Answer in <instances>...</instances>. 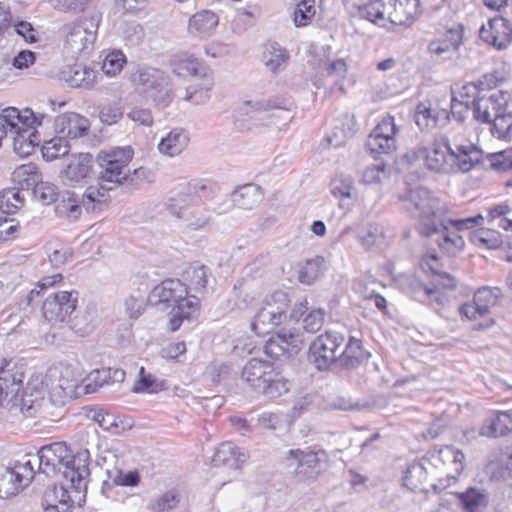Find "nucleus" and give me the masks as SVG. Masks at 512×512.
<instances>
[{"label": "nucleus", "mask_w": 512, "mask_h": 512, "mask_svg": "<svg viewBox=\"0 0 512 512\" xmlns=\"http://www.w3.org/2000/svg\"><path fill=\"white\" fill-rule=\"evenodd\" d=\"M39 472L46 475L62 473L65 479L62 490L74 493L68 495L71 506L80 501L87 491L90 476V452L88 448H80L73 453L65 442H54L41 447L38 451Z\"/></svg>", "instance_id": "nucleus-1"}, {"label": "nucleus", "mask_w": 512, "mask_h": 512, "mask_svg": "<svg viewBox=\"0 0 512 512\" xmlns=\"http://www.w3.org/2000/svg\"><path fill=\"white\" fill-rule=\"evenodd\" d=\"M150 301L169 311V329L177 331L184 320L191 319L199 310V299L189 295L188 286L180 279L168 278L156 285L150 292Z\"/></svg>", "instance_id": "nucleus-2"}, {"label": "nucleus", "mask_w": 512, "mask_h": 512, "mask_svg": "<svg viewBox=\"0 0 512 512\" xmlns=\"http://www.w3.org/2000/svg\"><path fill=\"white\" fill-rule=\"evenodd\" d=\"M399 200L411 217L427 221L425 224H477L480 219V214L461 219L449 217L446 203L425 187L410 189Z\"/></svg>", "instance_id": "nucleus-3"}, {"label": "nucleus", "mask_w": 512, "mask_h": 512, "mask_svg": "<svg viewBox=\"0 0 512 512\" xmlns=\"http://www.w3.org/2000/svg\"><path fill=\"white\" fill-rule=\"evenodd\" d=\"M186 192L178 198L171 199L169 203L155 207V215L150 217L152 221H185L191 224H208L214 219L209 215L205 216L198 207L202 200L201 193L206 190V185L201 182L189 184Z\"/></svg>", "instance_id": "nucleus-4"}, {"label": "nucleus", "mask_w": 512, "mask_h": 512, "mask_svg": "<svg viewBox=\"0 0 512 512\" xmlns=\"http://www.w3.org/2000/svg\"><path fill=\"white\" fill-rule=\"evenodd\" d=\"M240 379L249 389L269 399L288 392L287 381L267 360L251 358L241 369Z\"/></svg>", "instance_id": "nucleus-5"}, {"label": "nucleus", "mask_w": 512, "mask_h": 512, "mask_svg": "<svg viewBox=\"0 0 512 512\" xmlns=\"http://www.w3.org/2000/svg\"><path fill=\"white\" fill-rule=\"evenodd\" d=\"M284 460L287 468L293 469L294 476L305 482L316 480L326 470L329 457L322 448L306 447L290 449Z\"/></svg>", "instance_id": "nucleus-6"}, {"label": "nucleus", "mask_w": 512, "mask_h": 512, "mask_svg": "<svg viewBox=\"0 0 512 512\" xmlns=\"http://www.w3.org/2000/svg\"><path fill=\"white\" fill-rule=\"evenodd\" d=\"M101 16L94 13L73 23H67L61 28L64 37V50L71 57L88 53L96 40Z\"/></svg>", "instance_id": "nucleus-7"}, {"label": "nucleus", "mask_w": 512, "mask_h": 512, "mask_svg": "<svg viewBox=\"0 0 512 512\" xmlns=\"http://www.w3.org/2000/svg\"><path fill=\"white\" fill-rule=\"evenodd\" d=\"M506 97L501 91L482 95V124L494 138L512 139V113L506 112Z\"/></svg>", "instance_id": "nucleus-8"}, {"label": "nucleus", "mask_w": 512, "mask_h": 512, "mask_svg": "<svg viewBox=\"0 0 512 512\" xmlns=\"http://www.w3.org/2000/svg\"><path fill=\"white\" fill-rule=\"evenodd\" d=\"M134 83L150 98L155 107L165 109L174 98L170 77L162 70L152 67L139 69L133 75Z\"/></svg>", "instance_id": "nucleus-9"}, {"label": "nucleus", "mask_w": 512, "mask_h": 512, "mask_svg": "<svg viewBox=\"0 0 512 512\" xmlns=\"http://www.w3.org/2000/svg\"><path fill=\"white\" fill-rule=\"evenodd\" d=\"M404 157L409 163L424 159L427 168L435 172L453 173L454 149L451 148L449 139L445 135L436 136L430 148L418 147L409 151Z\"/></svg>", "instance_id": "nucleus-10"}, {"label": "nucleus", "mask_w": 512, "mask_h": 512, "mask_svg": "<svg viewBox=\"0 0 512 512\" xmlns=\"http://www.w3.org/2000/svg\"><path fill=\"white\" fill-rule=\"evenodd\" d=\"M289 307L288 295L284 291H275L266 297L251 323L252 330L258 335H266L274 331L287 319Z\"/></svg>", "instance_id": "nucleus-11"}, {"label": "nucleus", "mask_w": 512, "mask_h": 512, "mask_svg": "<svg viewBox=\"0 0 512 512\" xmlns=\"http://www.w3.org/2000/svg\"><path fill=\"white\" fill-rule=\"evenodd\" d=\"M344 336L336 331H326L317 336L308 349V361L319 371L329 370L332 366L340 367V348Z\"/></svg>", "instance_id": "nucleus-12"}, {"label": "nucleus", "mask_w": 512, "mask_h": 512, "mask_svg": "<svg viewBox=\"0 0 512 512\" xmlns=\"http://www.w3.org/2000/svg\"><path fill=\"white\" fill-rule=\"evenodd\" d=\"M134 155L130 146L113 147L97 156L100 165L99 180L113 185L121 184L130 173L129 163Z\"/></svg>", "instance_id": "nucleus-13"}, {"label": "nucleus", "mask_w": 512, "mask_h": 512, "mask_svg": "<svg viewBox=\"0 0 512 512\" xmlns=\"http://www.w3.org/2000/svg\"><path fill=\"white\" fill-rule=\"evenodd\" d=\"M419 0H378L372 23L386 26L387 22L395 25H409L419 13Z\"/></svg>", "instance_id": "nucleus-14"}, {"label": "nucleus", "mask_w": 512, "mask_h": 512, "mask_svg": "<svg viewBox=\"0 0 512 512\" xmlns=\"http://www.w3.org/2000/svg\"><path fill=\"white\" fill-rule=\"evenodd\" d=\"M78 296L79 293L75 290L59 291L49 295L42 305L43 316L52 324L70 319L76 309Z\"/></svg>", "instance_id": "nucleus-15"}, {"label": "nucleus", "mask_w": 512, "mask_h": 512, "mask_svg": "<svg viewBox=\"0 0 512 512\" xmlns=\"http://www.w3.org/2000/svg\"><path fill=\"white\" fill-rule=\"evenodd\" d=\"M45 399V389L43 383L28 382L22 395L14 393L10 399L11 410H19L25 417H35L42 408Z\"/></svg>", "instance_id": "nucleus-16"}, {"label": "nucleus", "mask_w": 512, "mask_h": 512, "mask_svg": "<svg viewBox=\"0 0 512 512\" xmlns=\"http://www.w3.org/2000/svg\"><path fill=\"white\" fill-rule=\"evenodd\" d=\"M90 128L89 120L76 113L66 112L54 120L55 132L64 139H77L87 134Z\"/></svg>", "instance_id": "nucleus-17"}, {"label": "nucleus", "mask_w": 512, "mask_h": 512, "mask_svg": "<svg viewBox=\"0 0 512 512\" xmlns=\"http://www.w3.org/2000/svg\"><path fill=\"white\" fill-rule=\"evenodd\" d=\"M512 434V409L501 411L491 410L482 424V436L489 438H505Z\"/></svg>", "instance_id": "nucleus-18"}, {"label": "nucleus", "mask_w": 512, "mask_h": 512, "mask_svg": "<svg viewBox=\"0 0 512 512\" xmlns=\"http://www.w3.org/2000/svg\"><path fill=\"white\" fill-rule=\"evenodd\" d=\"M93 156L89 153L72 155L68 159V164L61 172V179L66 185H75L86 177L92 171Z\"/></svg>", "instance_id": "nucleus-19"}, {"label": "nucleus", "mask_w": 512, "mask_h": 512, "mask_svg": "<svg viewBox=\"0 0 512 512\" xmlns=\"http://www.w3.org/2000/svg\"><path fill=\"white\" fill-rule=\"evenodd\" d=\"M433 467L430 459L425 455L419 460H414L407 466L403 477V484L414 492L427 491L426 484L429 478V468Z\"/></svg>", "instance_id": "nucleus-20"}, {"label": "nucleus", "mask_w": 512, "mask_h": 512, "mask_svg": "<svg viewBox=\"0 0 512 512\" xmlns=\"http://www.w3.org/2000/svg\"><path fill=\"white\" fill-rule=\"evenodd\" d=\"M24 380V365L13 359L0 360V385L12 396L19 392Z\"/></svg>", "instance_id": "nucleus-21"}, {"label": "nucleus", "mask_w": 512, "mask_h": 512, "mask_svg": "<svg viewBox=\"0 0 512 512\" xmlns=\"http://www.w3.org/2000/svg\"><path fill=\"white\" fill-rule=\"evenodd\" d=\"M464 27L458 24L449 28L441 38L428 44V52L436 56H444L458 50L463 42Z\"/></svg>", "instance_id": "nucleus-22"}, {"label": "nucleus", "mask_w": 512, "mask_h": 512, "mask_svg": "<svg viewBox=\"0 0 512 512\" xmlns=\"http://www.w3.org/2000/svg\"><path fill=\"white\" fill-rule=\"evenodd\" d=\"M263 199L264 191L255 183L238 186L230 194V200L233 205L243 210H251L257 207Z\"/></svg>", "instance_id": "nucleus-23"}, {"label": "nucleus", "mask_w": 512, "mask_h": 512, "mask_svg": "<svg viewBox=\"0 0 512 512\" xmlns=\"http://www.w3.org/2000/svg\"><path fill=\"white\" fill-rule=\"evenodd\" d=\"M426 456L430 459L433 467L441 462L451 466V472L456 475H459L464 469V454L453 446L433 447L427 451Z\"/></svg>", "instance_id": "nucleus-24"}, {"label": "nucleus", "mask_w": 512, "mask_h": 512, "mask_svg": "<svg viewBox=\"0 0 512 512\" xmlns=\"http://www.w3.org/2000/svg\"><path fill=\"white\" fill-rule=\"evenodd\" d=\"M370 353L363 348L362 341L350 337L344 349L340 348V367L348 370L356 369L366 363Z\"/></svg>", "instance_id": "nucleus-25"}, {"label": "nucleus", "mask_w": 512, "mask_h": 512, "mask_svg": "<svg viewBox=\"0 0 512 512\" xmlns=\"http://www.w3.org/2000/svg\"><path fill=\"white\" fill-rule=\"evenodd\" d=\"M170 65L173 73L179 77L206 75V67L203 63L194 55L188 53L174 55L170 60Z\"/></svg>", "instance_id": "nucleus-26"}, {"label": "nucleus", "mask_w": 512, "mask_h": 512, "mask_svg": "<svg viewBox=\"0 0 512 512\" xmlns=\"http://www.w3.org/2000/svg\"><path fill=\"white\" fill-rule=\"evenodd\" d=\"M485 471L491 480L505 481L512 486V449L502 451L496 458L489 460Z\"/></svg>", "instance_id": "nucleus-27"}, {"label": "nucleus", "mask_w": 512, "mask_h": 512, "mask_svg": "<svg viewBox=\"0 0 512 512\" xmlns=\"http://www.w3.org/2000/svg\"><path fill=\"white\" fill-rule=\"evenodd\" d=\"M507 35V27L502 17L489 18L488 27L482 25V41L498 50L507 47L509 43Z\"/></svg>", "instance_id": "nucleus-28"}, {"label": "nucleus", "mask_w": 512, "mask_h": 512, "mask_svg": "<svg viewBox=\"0 0 512 512\" xmlns=\"http://www.w3.org/2000/svg\"><path fill=\"white\" fill-rule=\"evenodd\" d=\"M126 372L120 368L103 367L92 371L88 376V383L85 386L87 393H94L97 388L113 383H122L125 380Z\"/></svg>", "instance_id": "nucleus-29"}, {"label": "nucleus", "mask_w": 512, "mask_h": 512, "mask_svg": "<svg viewBox=\"0 0 512 512\" xmlns=\"http://www.w3.org/2000/svg\"><path fill=\"white\" fill-rule=\"evenodd\" d=\"M218 21V16L214 12L203 10L190 18L188 29L192 35L205 38L212 34L218 25Z\"/></svg>", "instance_id": "nucleus-30"}, {"label": "nucleus", "mask_w": 512, "mask_h": 512, "mask_svg": "<svg viewBox=\"0 0 512 512\" xmlns=\"http://www.w3.org/2000/svg\"><path fill=\"white\" fill-rule=\"evenodd\" d=\"M288 60V51L278 42L269 41L263 45L262 61L269 71L277 72L286 65Z\"/></svg>", "instance_id": "nucleus-31"}, {"label": "nucleus", "mask_w": 512, "mask_h": 512, "mask_svg": "<svg viewBox=\"0 0 512 512\" xmlns=\"http://www.w3.org/2000/svg\"><path fill=\"white\" fill-rule=\"evenodd\" d=\"M58 373L57 382L52 383V390L59 389L64 396H71L78 384L81 381L80 376H77L75 370L71 366H63L60 369L49 370L48 376L55 377Z\"/></svg>", "instance_id": "nucleus-32"}, {"label": "nucleus", "mask_w": 512, "mask_h": 512, "mask_svg": "<svg viewBox=\"0 0 512 512\" xmlns=\"http://www.w3.org/2000/svg\"><path fill=\"white\" fill-rule=\"evenodd\" d=\"M328 269L327 261L323 256L316 255L307 259L298 272V280L305 285H312L321 279Z\"/></svg>", "instance_id": "nucleus-33"}, {"label": "nucleus", "mask_w": 512, "mask_h": 512, "mask_svg": "<svg viewBox=\"0 0 512 512\" xmlns=\"http://www.w3.org/2000/svg\"><path fill=\"white\" fill-rule=\"evenodd\" d=\"M397 283L404 293L411 295L420 302H425L428 297L435 293L434 289L422 283L420 279L412 274L400 275Z\"/></svg>", "instance_id": "nucleus-34"}, {"label": "nucleus", "mask_w": 512, "mask_h": 512, "mask_svg": "<svg viewBox=\"0 0 512 512\" xmlns=\"http://www.w3.org/2000/svg\"><path fill=\"white\" fill-rule=\"evenodd\" d=\"M188 134L179 128L171 130L158 144L160 153L173 157L179 155L188 145Z\"/></svg>", "instance_id": "nucleus-35"}, {"label": "nucleus", "mask_w": 512, "mask_h": 512, "mask_svg": "<svg viewBox=\"0 0 512 512\" xmlns=\"http://www.w3.org/2000/svg\"><path fill=\"white\" fill-rule=\"evenodd\" d=\"M432 229L427 235L436 236L435 241L441 250L448 254H455L460 251L464 246L462 236L458 235L457 231H449L448 226H441L442 230H438L437 226H430Z\"/></svg>", "instance_id": "nucleus-36"}, {"label": "nucleus", "mask_w": 512, "mask_h": 512, "mask_svg": "<svg viewBox=\"0 0 512 512\" xmlns=\"http://www.w3.org/2000/svg\"><path fill=\"white\" fill-rule=\"evenodd\" d=\"M290 102L285 99L274 97L270 99H261L255 101H246L241 111L243 114L250 116L251 118L258 117L263 112H268L272 109H284L289 110Z\"/></svg>", "instance_id": "nucleus-37"}, {"label": "nucleus", "mask_w": 512, "mask_h": 512, "mask_svg": "<svg viewBox=\"0 0 512 512\" xmlns=\"http://www.w3.org/2000/svg\"><path fill=\"white\" fill-rule=\"evenodd\" d=\"M12 179L20 191L33 189L41 181V173L34 163H27L17 167L12 173Z\"/></svg>", "instance_id": "nucleus-38"}, {"label": "nucleus", "mask_w": 512, "mask_h": 512, "mask_svg": "<svg viewBox=\"0 0 512 512\" xmlns=\"http://www.w3.org/2000/svg\"><path fill=\"white\" fill-rule=\"evenodd\" d=\"M331 193L339 199V206H350L352 199L357 196L354 181L349 176H338L331 182Z\"/></svg>", "instance_id": "nucleus-39"}, {"label": "nucleus", "mask_w": 512, "mask_h": 512, "mask_svg": "<svg viewBox=\"0 0 512 512\" xmlns=\"http://www.w3.org/2000/svg\"><path fill=\"white\" fill-rule=\"evenodd\" d=\"M502 292L498 287L482 286V329L495 323L493 317L486 318V314L492 313L501 301Z\"/></svg>", "instance_id": "nucleus-40"}, {"label": "nucleus", "mask_w": 512, "mask_h": 512, "mask_svg": "<svg viewBox=\"0 0 512 512\" xmlns=\"http://www.w3.org/2000/svg\"><path fill=\"white\" fill-rule=\"evenodd\" d=\"M107 182L100 183V187L90 186L82 199V206L87 212H95L101 210L102 206L107 201L108 191L113 187L106 185Z\"/></svg>", "instance_id": "nucleus-41"}, {"label": "nucleus", "mask_w": 512, "mask_h": 512, "mask_svg": "<svg viewBox=\"0 0 512 512\" xmlns=\"http://www.w3.org/2000/svg\"><path fill=\"white\" fill-rule=\"evenodd\" d=\"M485 169L496 173H505L512 170V150L511 148L494 153H488L482 161Z\"/></svg>", "instance_id": "nucleus-42"}, {"label": "nucleus", "mask_w": 512, "mask_h": 512, "mask_svg": "<svg viewBox=\"0 0 512 512\" xmlns=\"http://www.w3.org/2000/svg\"><path fill=\"white\" fill-rule=\"evenodd\" d=\"M207 271L205 265L193 263L184 271L183 278L189 282L190 288L196 293H203L207 286Z\"/></svg>", "instance_id": "nucleus-43"}, {"label": "nucleus", "mask_w": 512, "mask_h": 512, "mask_svg": "<svg viewBox=\"0 0 512 512\" xmlns=\"http://www.w3.org/2000/svg\"><path fill=\"white\" fill-rule=\"evenodd\" d=\"M24 205V195L16 187L4 189L0 193V211L3 214H13Z\"/></svg>", "instance_id": "nucleus-44"}, {"label": "nucleus", "mask_w": 512, "mask_h": 512, "mask_svg": "<svg viewBox=\"0 0 512 512\" xmlns=\"http://www.w3.org/2000/svg\"><path fill=\"white\" fill-rule=\"evenodd\" d=\"M64 73L68 74L66 81L71 87H89L95 80L94 70L82 65L70 67Z\"/></svg>", "instance_id": "nucleus-45"}, {"label": "nucleus", "mask_w": 512, "mask_h": 512, "mask_svg": "<svg viewBox=\"0 0 512 512\" xmlns=\"http://www.w3.org/2000/svg\"><path fill=\"white\" fill-rule=\"evenodd\" d=\"M477 152L475 145L457 146L454 150L455 163H453V173L461 171L468 172L479 162V158L473 159L472 153Z\"/></svg>", "instance_id": "nucleus-46"}, {"label": "nucleus", "mask_w": 512, "mask_h": 512, "mask_svg": "<svg viewBox=\"0 0 512 512\" xmlns=\"http://www.w3.org/2000/svg\"><path fill=\"white\" fill-rule=\"evenodd\" d=\"M457 97L461 101L472 104L473 118L480 120V81L463 85Z\"/></svg>", "instance_id": "nucleus-47"}, {"label": "nucleus", "mask_w": 512, "mask_h": 512, "mask_svg": "<svg viewBox=\"0 0 512 512\" xmlns=\"http://www.w3.org/2000/svg\"><path fill=\"white\" fill-rule=\"evenodd\" d=\"M366 147L377 158L382 154H390L397 148V141L395 137L369 135L366 141Z\"/></svg>", "instance_id": "nucleus-48"}, {"label": "nucleus", "mask_w": 512, "mask_h": 512, "mask_svg": "<svg viewBox=\"0 0 512 512\" xmlns=\"http://www.w3.org/2000/svg\"><path fill=\"white\" fill-rule=\"evenodd\" d=\"M70 145L67 139L60 135L44 142L42 146V156L46 161H53L64 157L69 153Z\"/></svg>", "instance_id": "nucleus-49"}, {"label": "nucleus", "mask_w": 512, "mask_h": 512, "mask_svg": "<svg viewBox=\"0 0 512 512\" xmlns=\"http://www.w3.org/2000/svg\"><path fill=\"white\" fill-rule=\"evenodd\" d=\"M21 489L23 484L17 480V476L10 471L9 467L0 466V498L7 499L16 495Z\"/></svg>", "instance_id": "nucleus-50"}, {"label": "nucleus", "mask_w": 512, "mask_h": 512, "mask_svg": "<svg viewBox=\"0 0 512 512\" xmlns=\"http://www.w3.org/2000/svg\"><path fill=\"white\" fill-rule=\"evenodd\" d=\"M342 2L350 14L371 22L378 0H342Z\"/></svg>", "instance_id": "nucleus-51"}, {"label": "nucleus", "mask_w": 512, "mask_h": 512, "mask_svg": "<svg viewBox=\"0 0 512 512\" xmlns=\"http://www.w3.org/2000/svg\"><path fill=\"white\" fill-rule=\"evenodd\" d=\"M294 337V334L289 332H279L276 337H271L264 346L265 353L275 359H278L280 356L284 355L288 350L289 345L292 344L291 339Z\"/></svg>", "instance_id": "nucleus-52"}, {"label": "nucleus", "mask_w": 512, "mask_h": 512, "mask_svg": "<svg viewBox=\"0 0 512 512\" xmlns=\"http://www.w3.org/2000/svg\"><path fill=\"white\" fill-rule=\"evenodd\" d=\"M415 123L421 130H429L437 127V122L440 119L435 110L431 109L425 103L421 102L417 105L414 115Z\"/></svg>", "instance_id": "nucleus-53"}, {"label": "nucleus", "mask_w": 512, "mask_h": 512, "mask_svg": "<svg viewBox=\"0 0 512 512\" xmlns=\"http://www.w3.org/2000/svg\"><path fill=\"white\" fill-rule=\"evenodd\" d=\"M315 1L300 0L296 3L293 12V21L296 27L307 26L315 16Z\"/></svg>", "instance_id": "nucleus-54"}, {"label": "nucleus", "mask_w": 512, "mask_h": 512, "mask_svg": "<svg viewBox=\"0 0 512 512\" xmlns=\"http://www.w3.org/2000/svg\"><path fill=\"white\" fill-rule=\"evenodd\" d=\"M454 495L459 501V505L464 512H479L480 510V490L470 487L464 492H456Z\"/></svg>", "instance_id": "nucleus-55"}, {"label": "nucleus", "mask_w": 512, "mask_h": 512, "mask_svg": "<svg viewBox=\"0 0 512 512\" xmlns=\"http://www.w3.org/2000/svg\"><path fill=\"white\" fill-rule=\"evenodd\" d=\"M510 74L509 67L504 62L496 64L495 69L492 72H487L482 79V90L484 86L488 89H493L499 84L503 83Z\"/></svg>", "instance_id": "nucleus-56"}, {"label": "nucleus", "mask_w": 512, "mask_h": 512, "mask_svg": "<svg viewBox=\"0 0 512 512\" xmlns=\"http://www.w3.org/2000/svg\"><path fill=\"white\" fill-rule=\"evenodd\" d=\"M164 389V382L157 381V379L151 375L146 374L144 367H141L139 370V380L135 387L133 388L134 392H149V393H157Z\"/></svg>", "instance_id": "nucleus-57"}, {"label": "nucleus", "mask_w": 512, "mask_h": 512, "mask_svg": "<svg viewBox=\"0 0 512 512\" xmlns=\"http://www.w3.org/2000/svg\"><path fill=\"white\" fill-rule=\"evenodd\" d=\"M357 237L365 248H370L382 241L383 232L379 226H357Z\"/></svg>", "instance_id": "nucleus-58"}, {"label": "nucleus", "mask_w": 512, "mask_h": 512, "mask_svg": "<svg viewBox=\"0 0 512 512\" xmlns=\"http://www.w3.org/2000/svg\"><path fill=\"white\" fill-rule=\"evenodd\" d=\"M107 476L116 486H127V487H135L140 482V475L137 470L128 471L127 473H123L122 470L113 469L107 470Z\"/></svg>", "instance_id": "nucleus-59"}, {"label": "nucleus", "mask_w": 512, "mask_h": 512, "mask_svg": "<svg viewBox=\"0 0 512 512\" xmlns=\"http://www.w3.org/2000/svg\"><path fill=\"white\" fill-rule=\"evenodd\" d=\"M33 192L44 205L56 202L59 195L58 187L55 184L42 181L33 188Z\"/></svg>", "instance_id": "nucleus-60"}, {"label": "nucleus", "mask_w": 512, "mask_h": 512, "mask_svg": "<svg viewBox=\"0 0 512 512\" xmlns=\"http://www.w3.org/2000/svg\"><path fill=\"white\" fill-rule=\"evenodd\" d=\"M238 448L231 442L222 443L215 451L213 461L216 465H233L236 461Z\"/></svg>", "instance_id": "nucleus-61"}, {"label": "nucleus", "mask_w": 512, "mask_h": 512, "mask_svg": "<svg viewBox=\"0 0 512 512\" xmlns=\"http://www.w3.org/2000/svg\"><path fill=\"white\" fill-rule=\"evenodd\" d=\"M126 63L125 55L121 51L111 52L106 56L102 64V71L106 75L115 76Z\"/></svg>", "instance_id": "nucleus-62"}, {"label": "nucleus", "mask_w": 512, "mask_h": 512, "mask_svg": "<svg viewBox=\"0 0 512 512\" xmlns=\"http://www.w3.org/2000/svg\"><path fill=\"white\" fill-rule=\"evenodd\" d=\"M179 499L175 492L167 491L159 498L152 500L148 508L152 512H165L173 509L178 504Z\"/></svg>", "instance_id": "nucleus-63"}, {"label": "nucleus", "mask_w": 512, "mask_h": 512, "mask_svg": "<svg viewBox=\"0 0 512 512\" xmlns=\"http://www.w3.org/2000/svg\"><path fill=\"white\" fill-rule=\"evenodd\" d=\"M124 114V110L119 103L107 104L101 107L99 118L102 123L113 125L118 123Z\"/></svg>", "instance_id": "nucleus-64"}]
</instances>
